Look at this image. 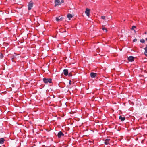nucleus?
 <instances>
[{
  "label": "nucleus",
  "mask_w": 147,
  "mask_h": 147,
  "mask_svg": "<svg viewBox=\"0 0 147 147\" xmlns=\"http://www.w3.org/2000/svg\"><path fill=\"white\" fill-rule=\"evenodd\" d=\"M90 9L88 8H86V11H85V13L86 14V15L88 16H89L90 15Z\"/></svg>",
  "instance_id": "nucleus-3"
},
{
  "label": "nucleus",
  "mask_w": 147,
  "mask_h": 147,
  "mask_svg": "<svg viewBox=\"0 0 147 147\" xmlns=\"http://www.w3.org/2000/svg\"><path fill=\"white\" fill-rule=\"evenodd\" d=\"M33 7V3H30L28 5V9L29 10L31 9Z\"/></svg>",
  "instance_id": "nucleus-9"
},
{
  "label": "nucleus",
  "mask_w": 147,
  "mask_h": 147,
  "mask_svg": "<svg viewBox=\"0 0 147 147\" xmlns=\"http://www.w3.org/2000/svg\"><path fill=\"white\" fill-rule=\"evenodd\" d=\"M119 119L122 121H123L125 119V118L124 117H122L121 116H120Z\"/></svg>",
  "instance_id": "nucleus-12"
},
{
  "label": "nucleus",
  "mask_w": 147,
  "mask_h": 147,
  "mask_svg": "<svg viewBox=\"0 0 147 147\" xmlns=\"http://www.w3.org/2000/svg\"><path fill=\"white\" fill-rule=\"evenodd\" d=\"M102 29L103 30H105V32H107V29H106V28H105V27H103L102 28Z\"/></svg>",
  "instance_id": "nucleus-18"
},
{
  "label": "nucleus",
  "mask_w": 147,
  "mask_h": 147,
  "mask_svg": "<svg viewBox=\"0 0 147 147\" xmlns=\"http://www.w3.org/2000/svg\"><path fill=\"white\" fill-rule=\"evenodd\" d=\"M137 41V39L136 38H135L133 40V42H136Z\"/></svg>",
  "instance_id": "nucleus-21"
},
{
  "label": "nucleus",
  "mask_w": 147,
  "mask_h": 147,
  "mask_svg": "<svg viewBox=\"0 0 147 147\" xmlns=\"http://www.w3.org/2000/svg\"><path fill=\"white\" fill-rule=\"evenodd\" d=\"M136 27L135 26H133L132 27V30H133L134 29L136 28Z\"/></svg>",
  "instance_id": "nucleus-22"
},
{
  "label": "nucleus",
  "mask_w": 147,
  "mask_h": 147,
  "mask_svg": "<svg viewBox=\"0 0 147 147\" xmlns=\"http://www.w3.org/2000/svg\"><path fill=\"white\" fill-rule=\"evenodd\" d=\"M63 19L62 17H61L60 16L56 18V20L57 21H62Z\"/></svg>",
  "instance_id": "nucleus-4"
},
{
  "label": "nucleus",
  "mask_w": 147,
  "mask_h": 147,
  "mask_svg": "<svg viewBox=\"0 0 147 147\" xmlns=\"http://www.w3.org/2000/svg\"><path fill=\"white\" fill-rule=\"evenodd\" d=\"M69 84L70 85L71 84V80H70L69 81Z\"/></svg>",
  "instance_id": "nucleus-23"
},
{
  "label": "nucleus",
  "mask_w": 147,
  "mask_h": 147,
  "mask_svg": "<svg viewBox=\"0 0 147 147\" xmlns=\"http://www.w3.org/2000/svg\"><path fill=\"white\" fill-rule=\"evenodd\" d=\"M5 139L3 138H1L0 139V144H2L4 143Z\"/></svg>",
  "instance_id": "nucleus-11"
},
{
  "label": "nucleus",
  "mask_w": 147,
  "mask_h": 147,
  "mask_svg": "<svg viewBox=\"0 0 147 147\" xmlns=\"http://www.w3.org/2000/svg\"><path fill=\"white\" fill-rule=\"evenodd\" d=\"M101 18L102 19H103L104 20H105V17L104 16H101Z\"/></svg>",
  "instance_id": "nucleus-20"
},
{
  "label": "nucleus",
  "mask_w": 147,
  "mask_h": 147,
  "mask_svg": "<svg viewBox=\"0 0 147 147\" xmlns=\"http://www.w3.org/2000/svg\"><path fill=\"white\" fill-rule=\"evenodd\" d=\"M144 50H145L144 53L145 54L146 53H147V47H146L144 48Z\"/></svg>",
  "instance_id": "nucleus-17"
},
{
  "label": "nucleus",
  "mask_w": 147,
  "mask_h": 147,
  "mask_svg": "<svg viewBox=\"0 0 147 147\" xmlns=\"http://www.w3.org/2000/svg\"><path fill=\"white\" fill-rule=\"evenodd\" d=\"M44 82L46 84L50 83L52 82V79L51 78H44L43 79Z\"/></svg>",
  "instance_id": "nucleus-1"
},
{
  "label": "nucleus",
  "mask_w": 147,
  "mask_h": 147,
  "mask_svg": "<svg viewBox=\"0 0 147 147\" xmlns=\"http://www.w3.org/2000/svg\"><path fill=\"white\" fill-rule=\"evenodd\" d=\"M146 40L147 41V38H146Z\"/></svg>",
  "instance_id": "nucleus-27"
},
{
  "label": "nucleus",
  "mask_w": 147,
  "mask_h": 147,
  "mask_svg": "<svg viewBox=\"0 0 147 147\" xmlns=\"http://www.w3.org/2000/svg\"><path fill=\"white\" fill-rule=\"evenodd\" d=\"M3 57V55L2 54L0 53V58L1 59Z\"/></svg>",
  "instance_id": "nucleus-19"
},
{
  "label": "nucleus",
  "mask_w": 147,
  "mask_h": 147,
  "mask_svg": "<svg viewBox=\"0 0 147 147\" xmlns=\"http://www.w3.org/2000/svg\"><path fill=\"white\" fill-rule=\"evenodd\" d=\"M67 17L69 18V19L70 20L71 18H72L73 16L71 14L69 13L67 15Z\"/></svg>",
  "instance_id": "nucleus-13"
},
{
  "label": "nucleus",
  "mask_w": 147,
  "mask_h": 147,
  "mask_svg": "<svg viewBox=\"0 0 147 147\" xmlns=\"http://www.w3.org/2000/svg\"><path fill=\"white\" fill-rule=\"evenodd\" d=\"M147 34V32H145V34Z\"/></svg>",
  "instance_id": "nucleus-26"
},
{
  "label": "nucleus",
  "mask_w": 147,
  "mask_h": 147,
  "mask_svg": "<svg viewBox=\"0 0 147 147\" xmlns=\"http://www.w3.org/2000/svg\"><path fill=\"white\" fill-rule=\"evenodd\" d=\"M16 59V57L14 56H13L11 59L12 61H15V59Z\"/></svg>",
  "instance_id": "nucleus-14"
},
{
  "label": "nucleus",
  "mask_w": 147,
  "mask_h": 147,
  "mask_svg": "<svg viewBox=\"0 0 147 147\" xmlns=\"http://www.w3.org/2000/svg\"><path fill=\"white\" fill-rule=\"evenodd\" d=\"M64 135V134L61 131L59 132L57 134V136L58 138H60L61 136Z\"/></svg>",
  "instance_id": "nucleus-6"
},
{
  "label": "nucleus",
  "mask_w": 147,
  "mask_h": 147,
  "mask_svg": "<svg viewBox=\"0 0 147 147\" xmlns=\"http://www.w3.org/2000/svg\"><path fill=\"white\" fill-rule=\"evenodd\" d=\"M140 41L141 43H144L145 42V40L144 39H141Z\"/></svg>",
  "instance_id": "nucleus-15"
},
{
  "label": "nucleus",
  "mask_w": 147,
  "mask_h": 147,
  "mask_svg": "<svg viewBox=\"0 0 147 147\" xmlns=\"http://www.w3.org/2000/svg\"><path fill=\"white\" fill-rule=\"evenodd\" d=\"M60 32H66V30H64L63 31V30H62V29H61V30H60Z\"/></svg>",
  "instance_id": "nucleus-16"
},
{
  "label": "nucleus",
  "mask_w": 147,
  "mask_h": 147,
  "mask_svg": "<svg viewBox=\"0 0 147 147\" xmlns=\"http://www.w3.org/2000/svg\"><path fill=\"white\" fill-rule=\"evenodd\" d=\"M134 57L132 56H130L128 58V60L129 61L132 62L134 60Z\"/></svg>",
  "instance_id": "nucleus-5"
},
{
  "label": "nucleus",
  "mask_w": 147,
  "mask_h": 147,
  "mask_svg": "<svg viewBox=\"0 0 147 147\" xmlns=\"http://www.w3.org/2000/svg\"><path fill=\"white\" fill-rule=\"evenodd\" d=\"M55 59H53V60H52V62H55Z\"/></svg>",
  "instance_id": "nucleus-24"
},
{
  "label": "nucleus",
  "mask_w": 147,
  "mask_h": 147,
  "mask_svg": "<svg viewBox=\"0 0 147 147\" xmlns=\"http://www.w3.org/2000/svg\"><path fill=\"white\" fill-rule=\"evenodd\" d=\"M63 74L65 76H67L68 74V70L67 69H65L63 70Z\"/></svg>",
  "instance_id": "nucleus-10"
},
{
  "label": "nucleus",
  "mask_w": 147,
  "mask_h": 147,
  "mask_svg": "<svg viewBox=\"0 0 147 147\" xmlns=\"http://www.w3.org/2000/svg\"><path fill=\"white\" fill-rule=\"evenodd\" d=\"M110 141V139H106L105 140L104 143L105 145H107L109 144V142Z\"/></svg>",
  "instance_id": "nucleus-8"
},
{
  "label": "nucleus",
  "mask_w": 147,
  "mask_h": 147,
  "mask_svg": "<svg viewBox=\"0 0 147 147\" xmlns=\"http://www.w3.org/2000/svg\"><path fill=\"white\" fill-rule=\"evenodd\" d=\"M97 75V74L95 73L91 72L90 74V76L92 78H95Z\"/></svg>",
  "instance_id": "nucleus-7"
},
{
  "label": "nucleus",
  "mask_w": 147,
  "mask_h": 147,
  "mask_svg": "<svg viewBox=\"0 0 147 147\" xmlns=\"http://www.w3.org/2000/svg\"><path fill=\"white\" fill-rule=\"evenodd\" d=\"M61 3H63L64 2V1L63 0H62L61 1Z\"/></svg>",
  "instance_id": "nucleus-25"
},
{
  "label": "nucleus",
  "mask_w": 147,
  "mask_h": 147,
  "mask_svg": "<svg viewBox=\"0 0 147 147\" xmlns=\"http://www.w3.org/2000/svg\"><path fill=\"white\" fill-rule=\"evenodd\" d=\"M55 6L60 5L61 4V3L60 1V0H55Z\"/></svg>",
  "instance_id": "nucleus-2"
}]
</instances>
